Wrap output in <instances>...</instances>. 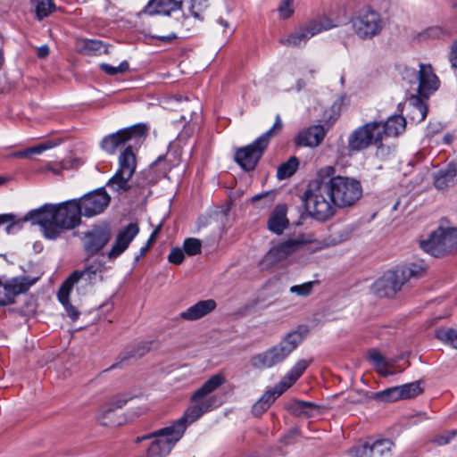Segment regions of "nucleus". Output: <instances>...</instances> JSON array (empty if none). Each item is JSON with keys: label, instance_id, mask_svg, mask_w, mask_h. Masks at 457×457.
I'll use <instances>...</instances> for the list:
<instances>
[{"label": "nucleus", "instance_id": "obj_28", "mask_svg": "<svg viewBox=\"0 0 457 457\" xmlns=\"http://www.w3.org/2000/svg\"><path fill=\"white\" fill-rule=\"evenodd\" d=\"M287 225L288 220L287 218V206L284 204L276 206L268 220L269 229L278 235H280Z\"/></svg>", "mask_w": 457, "mask_h": 457}, {"label": "nucleus", "instance_id": "obj_44", "mask_svg": "<svg viewBox=\"0 0 457 457\" xmlns=\"http://www.w3.org/2000/svg\"><path fill=\"white\" fill-rule=\"evenodd\" d=\"M7 224L5 230L8 234L21 229V220L12 213L0 214V226Z\"/></svg>", "mask_w": 457, "mask_h": 457}, {"label": "nucleus", "instance_id": "obj_25", "mask_svg": "<svg viewBox=\"0 0 457 457\" xmlns=\"http://www.w3.org/2000/svg\"><path fill=\"white\" fill-rule=\"evenodd\" d=\"M152 346V342H141L137 344V345L131 347L130 349H127L124 352H122L115 363H113L112 366H110L108 369L104 370V371H108L116 368H121L122 364L129 361V359H137L142 356H144L145 353H147Z\"/></svg>", "mask_w": 457, "mask_h": 457}, {"label": "nucleus", "instance_id": "obj_2", "mask_svg": "<svg viewBox=\"0 0 457 457\" xmlns=\"http://www.w3.org/2000/svg\"><path fill=\"white\" fill-rule=\"evenodd\" d=\"M336 170L328 165L320 168L316 178L312 179L305 190L302 200L307 212L320 221H326L332 218L337 212V204L329 189L327 179L335 175Z\"/></svg>", "mask_w": 457, "mask_h": 457}, {"label": "nucleus", "instance_id": "obj_43", "mask_svg": "<svg viewBox=\"0 0 457 457\" xmlns=\"http://www.w3.org/2000/svg\"><path fill=\"white\" fill-rule=\"evenodd\" d=\"M399 393L401 394V399L412 398L422 393L423 389L420 386V382H411L402 386H398Z\"/></svg>", "mask_w": 457, "mask_h": 457}, {"label": "nucleus", "instance_id": "obj_46", "mask_svg": "<svg viewBox=\"0 0 457 457\" xmlns=\"http://www.w3.org/2000/svg\"><path fill=\"white\" fill-rule=\"evenodd\" d=\"M55 5L52 0H42L37 2L36 5V14L39 20L44 19L53 12Z\"/></svg>", "mask_w": 457, "mask_h": 457}, {"label": "nucleus", "instance_id": "obj_30", "mask_svg": "<svg viewBox=\"0 0 457 457\" xmlns=\"http://www.w3.org/2000/svg\"><path fill=\"white\" fill-rule=\"evenodd\" d=\"M288 411L301 418H311L319 413L320 407L312 402L294 400L287 405Z\"/></svg>", "mask_w": 457, "mask_h": 457}, {"label": "nucleus", "instance_id": "obj_48", "mask_svg": "<svg viewBox=\"0 0 457 457\" xmlns=\"http://www.w3.org/2000/svg\"><path fill=\"white\" fill-rule=\"evenodd\" d=\"M314 284V281H310L302 285L292 286L289 291L299 296H307L312 293Z\"/></svg>", "mask_w": 457, "mask_h": 457}, {"label": "nucleus", "instance_id": "obj_11", "mask_svg": "<svg viewBox=\"0 0 457 457\" xmlns=\"http://www.w3.org/2000/svg\"><path fill=\"white\" fill-rule=\"evenodd\" d=\"M311 242L312 239L305 238L303 235L288 238L271 247L260 261L259 265L262 270L270 269Z\"/></svg>", "mask_w": 457, "mask_h": 457}, {"label": "nucleus", "instance_id": "obj_7", "mask_svg": "<svg viewBox=\"0 0 457 457\" xmlns=\"http://www.w3.org/2000/svg\"><path fill=\"white\" fill-rule=\"evenodd\" d=\"M336 27L337 23L328 16H318L299 26L286 37L280 38L279 43L288 47H300L305 46L315 35Z\"/></svg>", "mask_w": 457, "mask_h": 457}, {"label": "nucleus", "instance_id": "obj_10", "mask_svg": "<svg viewBox=\"0 0 457 457\" xmlns=\"http://www.w3.org/2000/svg\"><path fill=\"white\" fill-rule=\"evenodd\" d=\"M382 146V129L380 121H370L353 129L347 138V149L350 153H358L370 145Z\"/></svg>", "mask_w": 457, "mask_h": 457}, {"label": "nucleus", "instance_id": "obj_35", "mask_svg": "<svg viewBox=\"0 0 457 457\" xmlns=\"http://www.w3.org/2000/svg\"><path fill=\"white\" fill-rule=\"evenodd\" d=\"M408 104L411 108L409 112L410 119L415 122L423 121L428 114V105L425 99L412 95L409 97Z\"/></svg>", "mask_w": 457, "mask_h": 457}, {"label": "nucleus", "instance_id": "obj_15", "mask_svg": "<svg viewBox=\"0 0 457 457\" xmlns=\"http://www.w3.org/2000/svg\"><path fill=\"white\" fill-rule=\"evenodd\" d=\"M145 133L146 127L143 124H137L105 137L101 142V146L105 152L112 154L129 140L141 137Z\"/></svg>", "mask_w": 457, "mask_h": 457}, {"label": "nucleus", "instance_id": "obj_50", "mask_svg": "<svg viewBox=\"0 0 457 457\" xmlns=\"http://www.w3.org/2000/svg\"><path fill=\"white\" fill-rule=\"evenodd\" d=\"M280 18L287 19L294 13L293 0H282L278 7Z\"/></svg>", "mask_w": 457, "mask_h": 457}, {"label": "nucleus", "instance_id": "obj_42", "mask_svg": "<svg viewBox=\"0 0 457 457\" xmlns=\"http://www.w3.org/2000/svg\"><path fill=\"white\" fill-rule=\"evenodd\" d=\"M435 336L438 340L447 343L453 348L457 349V330L453 328H441L436 330Z\"/></svg>", "mask_w": 457, "mask_h": 457}, {"label": "nucleus", "instance_id": "obj_32", "mask_svg": "<svg viewBox=\"0 0 457 457\" xmlns=\"http://www.w3.org/2000/svg\"><path fill=\"white\" fill-rule=\"evenodd\" d=\"M79 53L85 55H98L107 53V47L102 41L96 39L79 38L76 41Z\"/></svg>", "mask_w": 457, "mask_h": 457}, {"label": "nucleus", "instance_id": "obj_20", "mask_svg": "<svg viewBox=\"0 0 457 457\" xmlns=\"http://www.w3.org/2000/svg\"><path fill=\"white\" fill-rule=\"evenodd\" d=\"M129 401L123 395L114 396L101 406L97 420L102 426L115 427L121 424V419L117 416V410L121 409Z\"/></svg>", "mask_w": 457, "mask_h": 457}, {"label": "nucleus", "instance_id": "obj_40", "mask_svg": "<svg viewBox=\"0 0 457 457\" xmlns=\"http://www.w3.org/2000/svg\"><path fill=\"white\" fill-rule=\"evenodd\" d=\"M371 398L378 402H395L401 399V394L397 386L374 393Z\"/></svg>", "mask_w": 457, "mask_h": 457}, {"label": "nucleus", "instance_id": "obj_59", "mask_svg": "<svg viewBox=\"0 0 457 457\" xmlns=\"http://www.w3.org/2000/svg\"><path fill=\"white\" fill-rule=\"evenodd\" d=\"M157 235L158 234L152 232V234H151L150 237L148 238L145 245H148L149 247H151V245L154 244L155 238L157 237Z\"/></svg>", "mask_w": 457, "mask_h": 457}, {"label": "nucleus", "instance_id": "obj_39", "mask_svg": "<svg viewBox=\"0 0 457 457\" xmlns=\"http://www.w3.org/2000/svg\"><path fill=\"white\" fill-rule=\"evenodd\" d=\"M99 268L95 265H89L86 267L83 270H75L73 271L64 281L65 284H68L73 287L76 283L79 281L80 278L87 277V280L93 279L96 275L99 272Z\"/></svg>", "mask_w": 457, "mask_h": 457}, {"label": "nucleus", "instance_id": "obj_58", "mask_svg": "<svg viewBox=\"0 0 457 457\" xmlns=\"http://www.w3.org/2000/svg\"><path fill=\"white\" fill-rule=\"evenodd\" d=\"M157 235L158 234L152 232V234H151L150 237L148 238L145 245H148L149 247H151V245L154 244L155 238L157 237Z\"/></svg>", "mask_w": 457, "mask_h": 457}, {"label": "nucleus", "instance_id": "obj_62", "mask_svg": "<svg viewBox=\"0 0 457 457\" xmlns=\"http://www.w3.org/2000/svg\"><path fill=\"white\" fill-rule=\"evenodd\" d=\"M219 22H220V25H222V26H224L226 28L228 27V21H224L223 19H220Z\"/></svg>", "mask_w": 457, "mask_h": 457}, {"label": "nucleus", "instance_id": "obj_27", "mask_svg": "<svg viewBox=\"0 0 457 457\" xmlns=\"http://www.w3.org/2000/svg\"><path fill=\"white\" fill-rule=\"evenodd\" d=\"M427 264L424 261H418L407 263L395 269L402 280L405 284L411 279H418L423 277L427 271Z\"/></svg>", "mask_w": 457, "mask_h": 457}, {"label": "nucleus", "instance_id": "obj_9", "mask_svg": "<svg viewBox=\"0 0 457 457\" xmlns=\"http://www.w3.org/2000/svg\"><path fill=\"white\" fill-rule=\"evenodd\" d=\"M327 182L339 208L353 205L361 196V185L354 179L333 175Z\"/></svg>", "mask_w": 457, "mask_h": 457}, {"label": "nucleus", "instance_id": "obj_47", "mask_svg": "<svg viewBox=\"0 0 457 457\" xmlns=\"http://www.w3.org/2000/svg\"><path fill=\"white\" fill-rule=\"evenodd\" d=\"M183 248L187 254L194 256L201 253L202 243L197 238H187L184 241Z\"/></svg>", "mask_w": 457, "mask_h": 457}, {"label": "nucleus", "instance_id": "obj_34", "mask_svg": "<svg viewBox=\"0 0 457 457\" xmlns=\"http://www.w3.org/2000/svg\"><path fill=\"white\" fill-rule=\"evenodd\" d=\"M283 394L278 386L271 390L267 391L253 405L252 412L254 416H260L265 412L271 403Z\"/></svg>", "mask_w": 457, "mask_h": 457}, {"label": "nucleus", "instance_id": "obj_26", "mask_svg": "<svg viewBox=\"0 0 457 457\" xmlns=\"http://www.w3.org/2000/svg\"><path fill=\"white\" fill-rule=\"evenodd\" d=\"M215 308L216 303L212 299L199 301L182 312L180 317L186 320H196L209 314Z\"/></svg>", "mask_w": 457, "mask_h": 457}, {"label": "nucleus", "instance_id": "obj_16", "mask_svg": "<svg viewBox=\"0 0 457 457\" xmlns=\"http://www.w3.org/2000/svg\"><path fill=\"white\" fill-rule=\"evenodd\" d=\"M36 281L37 278H31L29 276L15 277L4 283L0 280V305L14 303L16 296L26 293Z\"/></svg>", "mask_w": 457, "mask_h": 457}, {"label": "nucleus", "instance_id": "obj_63", "mask_svg": "<svg viewBox=\"0 0 457 457\" xmlns=\"http://www.w3.org/2000/svg\"><path fill=\"white\" fill-rule=\"evenodd\" d=\"M262 196H263V195H254V196L252 198V201H253V202H256V201L260 200Z\"/></svg>", "mask_w": 457, "mask_h": 457}, {"label": "nucleus", "instance_id": "obj_14", "mask_svg": "<svg viewBox=\"0 0 457 457\" xmlns=\"http://www.w3.org/2000/svg\"><path fill=\"white\" fill-rule=\"evenodd\" d=\"M112 228L107 223L93 226L84 233L82 243L87 256H93L101 253L112 238Z\"/></svg>", "mask_w": 457, "mask_h": 457}, {"label": "nucleus", "instance_id": "obj_17", "mask_svg": "<svg viewBox=\"0 0 457 457\" xmlns=\"http://www.w3.org/2000/svg\"><path fill=\"white\" fill-rule=\"evenodd\" d=\"M111 201L110 195L104 188H98L84 195L77 200L80 214L93 217L104 212Z\"/></svg>", "mask_w": 457, "mask_h": 457}, {"label": "nucleus", "instance_id": "obj_13", "mask_svg": "<svg viewBox=\"0 0 457 457\" xmlns=\"http://www.w3.org/2000/svg\"><path fill=\"white\" fill-rule=\"evenodd\" d=\"M352 25L360 38L370 39L382 31L384 21L378 12L363 9L352 18Z\"/></svg>", "mask_w": 457, "mask_h": 457}, {"label": "nucleus", "instance_id": "obj_55", "mask_svg": "<svg viewBox=\"0 0 457 457\" xmlns=\"http://www.w3.org/2000/svg\"><path fill=\"white\" fill-rule=\"evenodd\" d=\"M154 38L160 39L164 42H171L173 39L177 38L178 36L176 33L171 32L166 36H154Z\"/></svg>", "mask_w": 457, "mask_h": 457}, {"label": "nucleus", "instance_id": "obj_53", "mask_svg": "<svg viewBox=\"0 0 457 457\" xmlns=\"http://www.w3.org/2000/svg\"><path fill=\"white\" fill-rule=\"evenodd\" d=\"M64 169H66V166L62 162H47L43 170L60 175Z\"/></svg>", "mask_w": 457, "mask_h": 457}, {"label": "nucleus", "instance_id": "obj_51", "mask_svg": "<svg viewBox=\"0 0 457 457\" xmlns=\"http://www.w3.org/2000/svg\"><path fill=\"white\" fill-rule=\"evenodd\" d=\"M457 431H445L440 435H437L434 437L433 442L438 445H445L449 444L452 439L456 436Z\"/></svg>", "mask_w": 457, "mask_h": 457}, {"label": "nucleus", "instance_id": "obj_22", "mask_svg": "<svg viewBox=\"0 0 457 457\" xmlns=\"http://www.w3.org/2000/svg\"><path fill=\"white\" fill-rule=\"evenodd\" d=\"M393 442L389 439H380L371 445L364 444L356 450L358 457H391Z\"/></svg>", "mask_w": 457, "mask_h": 457}, {"label": "nucleus", "instance_id": "obj_49", "mask_svg": "<svg viewBox=\"0 0 457 457\" xmlns=\"http://www.w3.org/2000/svg\"><path fill=\"white\" fill-rule=\"evenodd\" d=\"M101 70H103L108 75H116L118 73H123L129 70V63L124 61L119 66H112L107 63L100 64Z\"/></svg>", "mask_w": 457, "mask_h": 457}, {"label": "nucleus", "instance_id": "obj_6", "mask_svg": "<svg viewBox=\"0 0 457 457\" xmlns=\"http://www.w3.org/2000/svg\"><path fill=\"white\" fill-rule=\"evenodd\" d=\"M283 128L280 116H276L273 126L256 138L252 144L239 148L235 154L236 162L245 170H253L262 156L270 140L277 136Z\"/></svg>", "mask_w": 457, "mask_h": 457}, {"label": "nucleus", "instance_id": "obj_56", "mask_svg": "<svg viewBox=\"0 0 457 457\" xmlns=\"http://www.w3.org/2000/svg\"><path fill=\"white\" fill-rule=\"evenodd\" d=\"M48 54H49V48L47 46H42L37 48V57L45 58L48 55Z\"/></svg>", "mask_w": 457, "mask_h": 457}, {"label": "nucleus", "instance_id": "obj_64", "mask_svg": "<svg viewBox=\"0 0 457 457\" xmlns=\"http://www.w3.org/2000/svg\"><path fill=\"white\" fill-rule=\"evenodd\" d=\"M183 27V23L182 22H176V25L174 26V29H182Z\"/></svg>", "mask_w": 457, "mask_h": 457}, {"label": "nucleus", "instance_id": "obj_52", "mask_svg": "<svg viewBox=\"0 0 457 457\" xmlns=\"http://www.w3.org/2000/svg\"><path fill=\"white\" fill-rule=\"evenodd\" d=\"M184 258L185 255L183 250L178 247L172 248L168 256L169 262L177 265L181 264Z\"/></svg>", "mask_w": 457, "mask_h": 457}, {"label": "nucleus", "instance_id": "obj_37", "mask_svg": "<svg viewBox=\"0 0 457 457\" xmlns=\"http://www.w3.org/2000/svg\"><path fill=\"white\" fill-rule=\"evenodd\" d=\"M73 287L65 284L64 282L62 284L58 290V299L61 302V303L65 308V311L68 314V316L72 320H77L79 316V311L70 303L69 295Z\"/></svg>", "mask_w": 457, "mask_h": 457}, {"label": "nucleus", "instance_id": "obj_31", "mask_svg": "<svg viewBox=\"0 0 457 457\" xmlns=\"http://www.w3.org/2000/svg\"><path fill=\"white\" fill-rule=\"evenodd\" d=\"M368 358L381 376L387 377L393 374V371H390L389 369L394 368L396 362L395 359H386L375 349L369 352Z\"/></svg>", "mask_w": 457, "mask_h": 457}, {"label": "nucleus", "instance_id": "obj_54", "mask_svg": "<svg viewBox=\"0 0 457 457\" xmlns=\"http://www.w3.org/2000/svg\"><path fill=\"white\" fill-rule=\"evenodd\" d=\"M450 62L452 66L457 69V39L453 42L451 47Z\"/></svg>", "mask_w": 457, "mask_h": 457}, {"label": "nucleus", "instance_id": "obj_60", "mask_svg": "<svg viewBox=\"0 0 457 457\" xmlns=\"http://www.w3.org/2000/svg\"><path fill=\"white\" fill-rule=\"evenodd\" d=\"M149 246L145 245L141 249H140V254L137 257V260H138L140 257L144 256L147 251L149 250Z\"/></svg>", "mask_w": 457, "mask_h": 457}, {"label": "nucleus", "instance_id": "obj_57", "mask_svg": "<svg viewBox=\"0 0 457 457\" xmlns=\"http://www.w3.org/2000/svg\"><path fill=\"white\" fill-rule=\"evenodd\" d=\"M157 235L158 234L152 232V234H151L150 237L148 238L145 245H148L149 247H151V245L154 244L155 238L157 237Z\"/></svg>", "mask_w": 457, "mask_h": 457}, {"label": "nucleus", "instance_id": "obj_41", "mask_svg": "<svg viewBox=\"0 0 457 457\" xmlns=\"http://www.w3.org/2000/svg\"><path fill=\"white\" fill-rule=\"evenodd\" d=\"M299 162L296 157H291L278 168L277 176L279 179L291 177L297 170Z\"/></svg>", "mask_w": 457, "mask_h": 457}, {"label": "nucleus", "instance_id": "obj_29", "mask_svg": "<svg viewBox=\"0 0 457 457\" xmlns=\"http://www.w3.org/2000/svg\"><path fill=\"white\" fill-rule=\"evenodd\" d=\"M310 364L309 361L299 360L295 365L282 378L280 382L277 385L279 389L284 393L290 386H292L297 379L303 375Z\"/></svg>", "mask_w": 457, "mask_h": 457}, {"label": "nucleus", "instance_id": "obj_33", "mask_svg": "<svg viewBox=\"0 0 457 457\" xmlns=\"http://www.w3.org/2000/svg\"><path fill=\"white\" fill-rule=\"evenodd\" d=\"M457 181V163H451L445 169L440 170L435 175L434 185L443 189L453 186Z\"/></svg>", "mask_w": 457, "mask_h": 457}, {"label": "nucleus", "instance_id": "obj_3", "mask_svg": "<svg viewBox=\"0 0 457 457\" xmlns=\"http://www.w3.org/2000/svg\"><path fill=\"white\" fill-rule=\"evenodd\" d=\"M308 332L306 326H299L295 330L287 333L276 345L253 355L250 360L252 367L264 370L283 362L303 342Z\"/></svg>", "mask_w": 457, "mask_h": 457}, {"label": "nucleus", "instance_id": "obj_8", "mask_svg": "<svg viewBox=\"0 0 457 457\" xmlns=\"http://www.w3.org/2000/svg\"><path fill=\"white\" fill-rule=\"evenodd\" d=\"M426 253L435 257H443L457 252V228H438L429 237L420 242Z\"/></svg>", "mask_w": 457, "mask_h": 457}, {"label": "nucleus", "instance_id": "obj_12", "mask_svg": "<svg viewBox=\"0 0 457 457\" xmlns=\"http://www.w3.org/2000/svg\"><path fill=\"white\" fill-rule=\"evenodd\" d=\"M137 159L131 146H128L119 156V168L109 179L107 186L116 192H126L130 188L129 184L135 173Z\"/></svg>", "mask_w": 457, "mask_h": 457}, {"label": "nucleus", "instance_id": "obj_23", "mask_svg": "<svg viewBox=\"0 0 457 457\" xmlns=\"http://www.w3.org/2000/svg\"><path fill=\"white\" fill-rule=\"evenodd\" d=\"M181 7L182 2L179 0H150L138 15L142 13L170 15L172 12L180 10Z\"/></svg>", "mask_w": 457, "mask_h": 457}, {"label": "nucleus", "instance_id": "obj_36", "mask_svg": "<svg viewBox=\"0 0 457 457\" xmlns=\"http://www.w3.org/2000/svg\"><path fill=\"white\" fill-rule=\"evenodd\" d=\"M405 127L406 120L403 116L392 115L384 124L381 123L382 136L386 134L396 137L405 130Z\"/></svg>", "mask_w": 457, "mask_h": 457}, {"label": "nucleus", "instance_id": "obj_5", "mask_svg": "<svg viewBox=\"0 0 457 457\" xmlns=\"http://www.w3.org/2000/svg\"><path fill=\"white\" fill-rule=\"evenodd\" d=\"M185 431L186 427L176 421L169 427H165L151 434L137 437L135 443L139 444L144 440L153 438V441L147 449L146 457H165L180 440Z\"/></svg>", "mask_w": 457, "mask_h": 457}, {"label": "nucleus", "instance_id": "obj_1", "mask_svg": "<svg viewBox=\"0 0 457 457\" xmlns=\"http://www.w3.org/2000/svg\"><path fill=\"white\" fill-rule=\"evenodd\" d=\"M21 228L27 221L38 224L44 237L56 239L63 230L72 229L79 225L81 214L77 199L59 204H46L38 209L29 211L24 217L19 218Z\"/></svg>", "mask_w": 457, "mask_h": 457}, {"label": "nucleus", "instance_id": "obj_19", "mask_svg": "<svg viewBox=\"0 0 457 457\" xmlns=\"http://www.w3.org/2000/svg\"><path fill=\"white\" fill-rule=\"evenodd\" d=\"M404 285L396 270L386 271L373 284L374 294L378 297H393Z\"/></svg>", "mask_w": 457, "mask_h": 457}, {"label": "nucleus", "instance_id": "obj_18", "mask_svg": "<svg viewBox=\"0 0 457 457\" xmlns=\"http://www.w3.org/2000/svg\"><path fill=\"white\" fill-rule=\"evenodd\" d=\"M408 73L414 76L419 81L417 87L418 96L428 99L434 92H436L440 85L437 76L429 64H420L418 71L415 70L407 71Z\"/></svg>", "mask_w": 457, "mask_h": 457}, {"label": "nucleus", "instance_id": "obj_45", "mask_svg": "<svg viewBox=\"0 0 457 457\" xmlns=\"http://www.w3.org/2000/svg\"><path fill=\"white\" fill-rule=\"evenodd\" d=\"M207 7L208 0H190L189 12L198 21L204 20V12Z\"/></svg>", "mask_w": 457, "mask_h": 457}, {"label": "nucleus", "instance_id": "obj_38", "mask_svg": "<svg viewBox=\"0 0 457 457\" xmlns=\"http://www.w3.org/2000/svg\"><path fill=\"white\" fill-rule=\"evenodd\" d=\"M59 144L60 141L46 140L45 142L40 143L37 145L29 147L25 150L15 152L12 154V156L17 158H28L32 154H40L46 150L57 146Z\"/></svg>", "mask_w": 457, "mask_h": 457}, {"label": "nucleus", "instance_id": "obj_4", "mask_svg": "<svg viewBox=\"0 0 457 457\" xmlns=\"http://www.w3.org/2000/svg\"><path fill=\"white\" fill-rule=\"evenodd\" d=\"M225 383V378L221 374L212 376L191 396L193 404L189 406L184 415L177 422L186 428L197 420L203 414L218 407V400L215 395H211L217 388Z\"/></svg>", "mask_w": 457, "mask_h": 457}, {"label": "nucleus", "instance_id": "obj_61", "mask_svg": "<svg viewBox=\"0 0 457 457\" xmlns=\"http://www.w3.org/2000/svg\"><path fill=\"white\" fill-rule=\"evenodd\" d=\"M453 140V136L451 134H446L445 137H444V141L446 143V144H450Z\"/></svg>", "mask_w": 457, "mask_h": 457}, {"label": "nucleus", "instance_id": "obj_24", "mask_svg": "<svg viewBox=\"0 0 457 457\" xmlns=\"http://www.w3.org/2000/svg\"><path fill=\"white\" fill-rule=\"evenodd\" d=\"M326 136L323 126L315 125L301 131L295 141L297 145L316 147L321 144Z\"/></svg>", "mask_w": 457, "mask_h": 457}, {"label": "nucleus", "instance_id": "obj_21", "mask_svg": "<svg viewBox=\"0 0 457 457\" xmlns=\"http://www.w3.org/2000/svg\"><path fill=\"white\" fill-rule=\"evenodd\" d=\"M139 232V228L136 223H129L120 229L116 236L115 242L107 253L109 260H115L119 257L133 241Z\"/></svg>", "mask_w": 457, "mask_h": 457}]
</instances>
